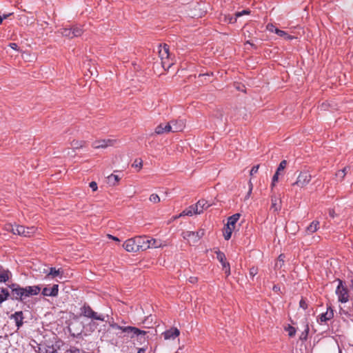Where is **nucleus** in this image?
I'll return each mask as SVG.
<instances>
[{
    "mask_svg": "<svg viewBox=\"0 0 353 353\" xmlns=\"http://www.w3.org/2000/svg\"><path fill=\"white\" fill-rule=\"evenodd\" d=\"M179 334H180V331L176 327H172L170 330H168L163 333V335L165 340L170 339H174L176 337L179 336Z\"/></svg>",
    "mask_w": 353,
    "mask_h": 353,
    "instance_id": "nucleus-13",
    "label": "nucleus"
},
{
    "mask_svg": "<svg viewBox=\"0 0 353 353\" xmlns=\"http://www.w3.org/2000/svg\"><path fill=\"white\" fill-rule=\"evenodd\" d=\"M92 146L96 149L106 148L107 143H105V139L98 140L94 141L92 144Z\"/></svg>",
    "mask_w": 353,
    "mask_h": 353,
    "instance_id": "nucleus-31",
    "label": "nucleus"
},
{
    "mask_svg": "<svg viewBox=\"0 0 353 353\" xmlns=\"http://www.w3.org/2000/svg\"><path fill=\"white\" fill-rule=\"evenodd\" d=\"M188 281L191 283H195L197 282L198 279H197V277L191 276V277L189 278Z\"/></svg>",
    "mask_w": 353,
    "mask_h": 353,
    "instance_id": "nucleus-55",
    "label": "nucleus"
},
{
    "mask_svg": "<svg viewBox=\"0 0 353 353\" xmlns=\"http://www.w3.org/2000/svg\"><path fill=\"white\" fill-rule=\"evenodd\" d=\"M171 123L172 124L173 132L182 131L184 126L182 121H171Z\"/></svg>",
    "mask_w": 353,
    "mask_h": 353,
    "instance_id": "nucleus-24",
    "label": "nucleus"
},
{
    "mask_svg": "<svg viewBox=\"0 0 353 353\" xmlns=\"http://www.w3.org/2000/svg\"><path fill=\"white\" fill-rule=\"evenodd\" d=\"M143 165V161L141 159H136L132 164L133 167L139 168V170H140L142 168Z\"/></svg>",
    "mask_w": 353,
    "mask_h": 353,
    "instance_id": "nucleus-40",
    "label": "nucleus"
},
{
    "mask_svg": "<svg viewBox=\"0 0 353 353\" xmlns=\"http://www.w3.org/2000/svg\"><path fill=\"white\" fill-rule=\"evenodd\" d=\"M110 327H112V328H114V329H118V330H121L123 331V329L124 327H122L121 325H119L117 323H110Z\"/></svg>",
    "mask_w": 353,
    "mask_h": 353,
    "instance_id": "nucleus-52",
    "label": "nucleus"
},
{
    "mask_svg": "<svg viewBox=\"0 0 353 353\" xmlns=\"http://www.w3.org/2000/svg\"><path fill=\"white\" fill-rule=\"evenodd\" d=\"M169 48L170 47L168 45L165 43L163 45V52L167 55V57H169L170 56Z\"/></svg>",
    "mask_w": 353,
    "mask_h": 353,
    "instance_id": "nucleus-50",
    "label": "nucleus"
},
{
    "mask_svg": "<svg viewBox=\"0 0 353 353\" xmlns=\"http://www.w3.org/2000/svg\"><path fill=\"white\" fill-rule=\"evenodd\" d=\"M350 288L352 289V290L353 291V279H352L350 280Z\"/></svg>",
    "mask_w": 353,
    "mask_h": 353,
    "instance_id": "nucleus-62",
    "label": "nucleus"
},
{
    "mask_svg": "<svg viewBox=\"0 0 353 353\" xmlns=\"http://www.w3.org/2000/svg\"><path fill=\"white\" fill-rule=\"evenodd\" d=\"M157 134H162L165 133L164 123L159 124L156 128L154 131Z\"/></svg>",
    "mask_w": 353,
    "mask_h": 353,
    "instance_id": "nucleus-38",
    "label": "nucleus"
},
{
    "mask_svg": "<svg viewBox=\"0 0 353 353\" xmlns=\"http://www.w3.org/2000/svg\"><path fill=\"white\" fill-rule=\"evenodd\" d=\"M334 317V310L331 306L327 307V311L322 313L318 319L321 323L326 322L328 320L332 319Z\"/></svg>",
    "mask_w": 353,
    "mask_h": 353,
    "instance_id": "nucleus-15",
    "label": "nucleus"
},
{
    "mask_svg": "<svg viewBox=\"0 0 353 353\" xmlns=\"http://www.w3.org/2000/svg\"><path fill=\"white\" fill-rule=\"evenodd\" d=\"M272 208H274V210L277 211V210H280V206H278L277 205V203H276V198L274 196H272Z\"/></svg>",
    "mask_w": 353,
    "mask_h": 353,
    "instance_id": "nucleus-43",
    "label": "nucleus"
},
{
    "mask_svg": "<svg viewBox=\"0 0 353 353\" xmlns=\"http://www.w3.org/2000/svg\"><path fill=\"white\" fill-rule=\"evenodd\" d=\"M250 11L249 10H243L241 12H236L235 13L236 18H238L239 17L243 16V14H250Z\"/></svg>",
    "mask_w": 353,
    "mask_h": 353,
    "instance_id": "nucleus-45",
    "label": "nucleus"
},
{
    "mask_svg": "<svg viewBox=\"0 0 353 353\" xmlns=\"http://www.w3.org/2000/svg\"><path fill=\"white\" fill-rule=\"evenodd\" d=\"M312 176L307 171H302L298 175L297 180L293 183L292 185H297L303 188L310 182Z\"/></svg>",
    "mask_w": 353,
    "mask_h": 353,
    "instance_id": "nucleus-7",
    "label": "nucleus"
},
{
    "mask_svg": "<svg viewBox=\"0 0 353 353\" xmlns=\"http://www.w3.org/2000/svg\"><path fill=\"white\" fill-rule=\"evenodd\" d=\"M209 74L208 73H206V74H199V78H203V77H209Z\"/></svg>",
    "mask_w": 353,
    "mask_h": 353,
    "instance_id": "nucleus-59",
    "label": "nucleus"
},
{
    "mask_svg": "<svg viewBox=\"0 0 353 353\" xmlns=\"http://www.w3.org/2000/svg\"><path fill=\"white\" fill-rule=\"evenodd\" d=\"M285 258V256L283 254H281L278 257V262H276L275 266L281 268L284 263Z\"/></svg>",
    "mask_w": 353,
    "mask_h": 353,
    "instance_id": "nucleus-37",
    "label": "nucleus"
},
{
    "mask_svg": "<svg viewBox=\"0 0 353 353\" xmlns=\"http://www.w3.org/2000/svg\"><path fill=\"white\" fill-rule=\"evenodd\" d=\"M329 215H330L331 217H332V218H334V216H335V212H334V210L333 209H330V210H329Z\"/></svg>",
    "mask_w": 353,
    "mask_h": 353,
    "instance_id": "nucleus-58",
    "label": "nucleus"
},
{
    "mask_svg": "<svg viewBox=\"0 0 353 353\" xmlns=\"http://www.w3.org/2000/svg\"><path fill=\"white\" fill-rule=\"evenodd\" d=\"M259 166H260V165H259V164H258V165H254V166L252 168V169H251V170H250V174L251 176H252V175H254V174H256V173L258 172V170H259Z\"/></svg>",
    "mask_w": 353,
    "mask_h": 353,
    "instance_id": "nucleus-46",
    "label": "nucleus"
},
{
    "mask_svg": "<svg viewBox=\"0 0 353 353\" xmlns=\"http://www.w3.org/2000/svg\"><path fill=\"white\" fill-rule=\"evenodd\" d=\"M234 230V228L230 227V225H225L224 226L223 229V235L225 240H229L231 238Z\"/></svg>",
    "mask_w": 353,
    "mask_h": 353,
    "instance_id": "nucleus-23",
    "label": "nucleus"
},
{
    "mask_svg": "<svg viewBox=\"0 0 353 353\" xmlns=\"http://www.w3.org/2000/svg\"><path fill=\"white\" fill-rule=\"evenodd\" d=\"M81 315L92 320L105 321V316L94 312L86 303L80 308Z\"/></svg>",
    "mask_w": 353,
    "mask_h": 353,
    "instance_id": "nucleus-4",
    "label": "nucleus"
},
{
    "mask_svg": "<svg viewBox=\"0 0 353 353\" xmlns=\"http://www.w3.org/2000/svg\"><path fill=\"white\" fill-rule=\"evenodd\" d=\"M240 216H241V214L239 213H236V214L229 216L228 219V223L226 225H230V227L234 228L235 224L239 219Z\"/></svg>",
    "mask_w": 353,
    "mask_h": 353,
    "instance_id": "nucleus-20",
    "label": "nucleus"
},
{
    "mask_svg": "<svg viewBox=\"0 0 353 353\" xmlns=\"http://www.w3.org/2000/svg\"><path fill=\"white\" fill-rule=\"evenodd\" d=\"M237 18H236V15L234 17L231 15H225L224 21L228 22L229 23H234L236 22Z\"/></svg>",
    "mask_w": 353,
    "mask_h": 353,
    "instance_id": "nucleus-36",
    "label": "nucleus"
},
{
    "mask_svg": "<svg viewBox=\"0 0 353 353\" xmlns=\"http://www.w3.org/2000/svg\"><path fill=\"white\" fill-rule=\"evenodd\" d=\"M135 241L139 251H144L150 248L152 241H149L145 236H136Z\"/></svg>",
    "mask_w": 353,
    "mask_h": 353,
    "instance_id": "nucleus-8",
    "label": "nucleus"
},
{
    "mask_svg": "<svg viewBox=\"0 0 353 353\" xmlns=\"http://www.w3.org/2000/svg\"><path fill=\"white\" fill-rule=\"evenodd\" d=\"M11 272L9 270H5L3 266L0 265V283H6L9 281Z\"/></svg>",
    "mask_w": 353,
    "mask_h": 353,
    "instance_id": "nucleus-16",
    "label": "nucleus"
},
{
    "mask_svg": "<svg viewBox=\"0 0 353 353\" xmlns=\"http://www.w3.org/2000/svg\"><path fill=\"white\" fill-rule=\"evenodd\" d=\"M12 13H9L8 14H3V16H0V24L2 23L3 19H7L9 16H10Z\"/></svg>",
    "mask_w": 353,
    "mask_h": 353,
    "instance_id": "nucleus-54",
    "label": "nucleus"
},
{
    "mask_svg": "<svg viewBox=\"0 0 353 353\" xmlns=\"http://www.w3.org/2000/svg\"><path fill=\"white\" fill-rule=\"evenodd\" d=\"M350 170V166H346V167L343 168L342 170H339L336 173V176L337 177H340L341 180H342V179H344V177L347 174V172H349Z\"/></svg>",
    "mask_w": 353,
    "mask_h": 353,
    "instance_id": "nucleus-29",
    "label": "nucleus"
},
{
    "mask_svg": "<svg viewBox=\"0 0 353 353\" xmlns=\"http://www.w3.org/2000/svg\"><path fill=\"white\" fill-rule=\"evenodd\" d=\"M165 132H172V126L170 123L164 124Z\"/></svg>",
    "mask_w": 353,
    "mask_h": 353,
    "instance_id": "nucleus-47",
    "label": "nucleus"
},
{
    "mask_svg": "<svg viewBox=\"0 0 353 353\" xmlns=\"http://www.w3.org/2000/svg\"><path fill=\"white\" fill-rule=\"evenodd\" d=\"M252 183H251V181H250V190H249V192L248 193V195L249 196L251 192H252Z\"/></svg>",
    "mask_w": 353,
    "mask_h": 353,
    "instance_id": "nucleus-60",
    "label": "nucleus"
},
{
    "mask_svg": "<svg viewBox=\"0 0 353 353\" xmlns=\"http://www.w3.org/2000/svg\"><path fill=\"white\" fill-rule=\"evenodd\" d=\"M319 222L318 221H313L306 228L307 232L312 234L317 231L319 229Z\"/></svg>",
    "mask_w": 353,
    "mask_h": 353,
    "instance_id": "nucleus-26",
    "label": "nucleus"
},
{
    "mask_svg": "<svg viewBox=\"0 0 353 353\" xmlns=\"http://www.w3.org/2000/svg\"><path fill=\"white\" fill-rule=\"evenodd\" d=\"M123 332H125V333L132 332L134 335L139 336L140 330L136 327L126 326V327H123Z\"/></svg>",
    "mask_w": 353,
    "mask_h": 353,
    "instance_id": "nucleus-27",
    "label": "nucleus"
},
{
    "mask_svg": "<svg viewBox=\"0 0 353 353\" xmlns=\"http://www.w3.org/2000/svg\"><path fill=\"white\" fill-rule=\"evenodd\" d=\"M150 201L154 203H159L160 201L159 196L156 194H152L150 196Z\"/></svg>",
    "mask_w": 353,
    "mask_h": 353,
    "instance_id": "nucleus-41",
    "label": "nucleus"
},
{
    "mask_svg": "<svg viewBox=\"0 0 353 353\" xmlns=\"http://www.w3.org/2000/svg\"><path fill=\"white\" fill-rule=\"evenodd\" d=\"M281 174L278 173V172H276L275 174H274L273 177H272V181L273 182H277L279 181V176Z\"/></svg>",
    "mask_w": 353,
    "mask_h": 353,
    "instance_id": "nucleus-53",
    "label": "nucleus"
},
{
    "mask_svg": "<svg viewBox=\"0 0 353 353\" xmlns=\"http://www.w3.org/2000/svg\"><path fill=\"white\" fill-rule=\"evenodd\" d=\"M62 274H63V270H61V269L56 270L55 268H50V272L47 275L52 276V277L54 278L59 275H62Z\"/></svg>",
    "mask_w": 353,
    "mask_h": 353,
    "instance_id": "nucleus-30",
    "label": "nucleus"
},
{
    "mask_svg": "<svg viewBox=\"0 0 353 353\" xmlns=\"http://www.w3.org/2000/svg\"><path fill=\"white\" fill-rule=\"evenodd\" d=\"M63 36L72 39L79 37L83 33V30L78 26H72L70 28H63L61 30Z\"/></svg>",
    "mask_w": 353,
    "mask_h": 353,
    "instance_id": "nucleus-6",
    "label": "nucleus"
},
{
    "mask_svg": "<svg viewBox=\"0 0 353 353\" xmlns=\"http://www.w3.org/2000/svg\"><path fill=\"white\" fill-rule=\"evenodd\" d=\"M276 183V182H273V181H272V183H271V185H270V187H271V190H273L274 187L275 186V183Z\"/></svg>",
    "mask_w": 353,
    "mask_h": 353,
    "instance_id": "nucleus-64",
    "label": "nucleus"
},
{
    "mask_svg": "<svg viewBox=\"0 0 353 353\" xmlns=\"http://www.w3.org/2000/svg\"><path fill=\"white\" fill-rule=\"evenodd\" d=\"M339 314L341 316V318L343 321H346V318H350L352 314H351L350 311L348 310H345L343 307H340L339 309Z\"/></svg>",
    "mask_w": 353,
    "mask_h": 353,
    "instance_id": "nucleus-28",
    "label": "nucleus"
},
{
    "mask_svg": "<svg viewBox=\"0 0 353 353\" xmlns=\"http://www.w3.org/2000/svg\"><path fill=\"white\" fill-rule=\"evenodd\" d=\"M193 214H199V210H196L195 205H192L186 208L179 216H192Z\"/></svg>",
    "mask_w": 353,
    "mask_h": 353,
    "instance_id": "nucleus-19",
    "label": "nucleus"
},
{
    "mask_svg": "<svg viewBox=\"0 0 353 353\" xmlns=\"http://www.w3.org/2000/svg\"><path fill=\"white\" fill-rule=\"evenodd\" d=\"M9 46H10L12 49H13V50H18V45H17V43H10L9 44Z\"/></svg>",
    "mask_w": 353,
    "mask_h": 353,
    "instance_id": "nucleus-57",
    "label": "nucleus"
},
{
    "mask_svg": "<svg viewBox=\"0 0 353 353\" xmlns=\"http://www.w3.org/2000/svg\"><path fill=\"white\" fill-rule=\"evenodd\" d=\"M267 29L271 32H274L279 37H285L288 35L286 32L278 29L272 24H268L267 26Z\"/></svg>",
    "mask_w": 353,
    "mask_h": 353,
    "instance_id": "nucleus-21",
    "label": "nucleus"
},
{
    "mask_svg": "<svg viewBox=\"0 0 353 353\" xmlns=\"http://www.w3.org/2000/svg\"><path fill=\"white\" fill-rule=\"evenodd\" d=\"M150 241H152L150 243V248H158L160 245L156 239H152Z\"/></svg>",
    "mask_w": 353,
    "mask_h": 353,
    "instance_id": "nucleus-48",
    "label": "nucleus"
},
{
    "mask_svg": "<svg viewBox=\"0 0 353 353\" xmlns=\"http://www.w3.org/2000/svg\"><path fill=\"white\" fill-rule=\"evenodd\" d=\"M116 141L115 140H112V139H105V143H107V147L108 145H112L113 143L115 142Z\"/></svg>",
    "mask_w": 353,
    "mask_h": 353,
    "instance_id": "nucleus-56",
    "label": "nucleus"
},
{
    "mask_svg": "<svg viewBox=\"0 0 353 353\" xmlns=\"http://www.w3.org/2000/svg\"><path fill=\"white\" fill-rule=\"evenodd\" d=\"M279 287L276 286V285H274L273 287V290L275 291V292H277L278 290H279Z\"/></svg>",
    "mask_w": 353,
    "mask_h": 353,
    "instance_id": "nucleus-63",
    "label": "nucleus"
},
{
    "mask_svg": "<svg viewBox=\"0 0 353 353\" xmlns=\"http://www.w3.org/2000/svg\"><path fill=\"white\" fill-rule=\"evenodd\" d=\"M59 292V285L57 284L53 285L52 288H44L41 292L43 296H56Z\"/></svg>",
    "mask_w": 353,
    "mask_h": 353,
    "instance_id": "nucleus-12",
    "label": "nucleus"
},
{
    "mask_svg": "<svg viewBox=\"0 0 353 353\" xmlns=\"http://www.w3.org/2000/svg\"><path fill=\"white\" fill-rule=\"evenodd\" d=\"M89 186L92 188V191H96L98 188L97 183L95 181H92L90 183Z\"/></svg>",
    "mask_w": 353,
    "mask_h": 353,
    "instance_id": "nucleus-49",
    "label": "nucleus"
},
{
    "mask_svg": "<svg viewBox=\"0 0 353 353\" xmlns=\"http://www.w3.org/2000/svg\"><path fill=\"white\" fill-rule=\"evenodd\" d=\"M285 330L288 332V335L290 337H293L295 335V334H296V329H295V327L292 326V325H288V326L286 327L285 328Z\"/></svg>",
    "mask_w": 353,
    "mask_h": 353,
    "instance_id": "nucleus-35",
    "label": "nucleus"
},
{
    "mask_svg": "<svg viewBox=\"0 0 353 353\" xmlns=\"http://www.w3.org/2000/svg\"><path fill=\"white\" fill-rule=\"evenodd\" d=\"M288 164V162L286 160H283L279 163L276 172H278V173L281 174L282 171L284 170V169L286 168V165Z\"/></svg>",
    "mask_w": 353,
    "mask_h": 353,
    "instance_id": "nucleus-33",
    "label": "nucleus"
},
{
    "mask_svg": "<svg viewBox=\"0 0 353 353\" xmlns=\"http://www.w3.org/2000/svg\"><path fill=\"white\" fill-rule=\"evenodd\" d=\"M7 230L11 232L14 234H18L25 237H30L35 232L34 227L25 228L23 225H8L6 228Z\"/></svg>",
    "mask_w": 353,
    "mask_h": 353,
    "instance_id": "nucleus-1",
    "label": "nucleus"
},
{
    "mask_svg": "<svg viewBox=\"0 0 353 353\" xmlns=\"http://www.w3.org/2000/svg\"><path fill=\"white\" fill-rule=\"evenodd\" d=\"M203 3L196 2L189 6L190 12L188 14L192 18H201L205 13L206 10Z\"/></svg>",
    "mask_w": 353,
    "mask_h": 353,
    "instance_id": "nucleus-5",
    "label": "nucleus"
},
{
    "mask_svg": "<svg viewBox=\"0 0 353 353\" xmlns=\"http://www.w3.org/2000/svg\"><path fill=\"white\" fill-rule=\"evenodd\" d=\"M108 236H109V238H111V239H112L114 241H119V239L117 237H116V236H113L112 235H108Z\"/></svg>",
    "mask_w": 353,
    "mask_h": 353,
    "instance_id": "nucleus-61",
    "label": "nucleus"
},
{
    "mask_svg": "<svg viewBox=\"0 0 353 353\" xmlns=\"http://www.w3.org/2000/svg\"><path fill=\"white\" fill-rule=\"evenodd\" d=\"M10 299L12 300V290L9 291L8 288H0V304Z\"/></svg>",
    "mask_w": 353,
    "mask_h": 353,
    "instance_id": "nucleus-14",
    "label": "nucleus"
},
{
    "mask_svg": "<svg viewBox=\"0 0 353 353\" xmlns=\"http://www.w3.org/2000/svg\"><path fill=\"white\" fill-rule=\"evenodd\" d=\"M107 179H108V183L110 185L115 186L116 185L118 184V183H119V181L120 180V178L119 177L118 175H115V174H111L110 175H109L107 177Z\"/></svg>",
    "mask_w": 353,
    "mask_h": 353,
    "instance_id": "nucleus-25",
    "label": "nucleus"
},
{
    "mask_svg": "<svg viewBox=\"0 0 353 353\" xmlns=\"http://www.w3.org/2000/svg\"><path fill=\"white\" fill-rule=\"evenodd\" d=\"M10 318L14 321L17 330L23 325L24 316L22 311L15 312L10 315Z\"/></svg>",
    "mask_w": 353,
    "mask_h": 353,
    "instance_id": "nucleus-10",
    "label": "nucleus"
},
{
    "mask_svg": "<svg viewBox=\"0 0 353 353\" xmlns=\"http://www.w3.org/2000/svg\"><path fill=\"white\" fill-rule=\"evenodd\" d=\"M123 247L128 252H139V248L137 245L135 238H132L126 240Z\"/></svg>",
    "mask_w": 353,
    "mask_h": 353,
    "instance_id": "nucleus-9",
    "label": "nucleus"
},
{
    "mask_svg": "<svg viewBox=\"0 0 353 353\" xmlns=\"http://www.w3.org/2000/svg\"><path fill=\"white\" fill-rule=\"evenodd\" d=\"M88 326L90 331L94 332L97 328L98 323L92 319V321L88 324Z\"/></svg>",
    "mask_w": 353,
    "mask_h": 353,
    "instance_id": "nucleus-39",
    "label": "nucleus"
},
{
    "mask_svg": "<svg viewBox=\"0 0 353 353\" xmlns=\"http://www.w3.org/2000/svg\"><path fill=\"white\" fill-rule=\"evenodd\" d=\"M223 269L225 270V273L227 276H229L230 274V263L227 264L225 267H223Z\"/></svg>",
    "mask_w": 353,
    "mask_h": 353,
    "instance_id": "nucleus-51",
    "label": "nucleus"
},
{
    "mask_svg": "<svg viewBox=\"0 0 353 353\" xmlns=\"http://www.w3.org/2000/svg\"><path fill=\"white\" fill-rule=\"evenodd\" d=\"M215 253L217 260L221 263L223 267H225L227 264H229V263L226 261L225 255L223 252L218 250L216 251Z\"/></svg>",
    "mask_w": 353,
    "mask_h": 353,
    "instance_id": "nucleus-22",
    "label": "nucleus"
},
{
    "mask_svg": "<svg viewBox=\"0 0 353 353\" xmlns=\"http://www.w3.org/2000/svg\"><path fill=\"white\" fill-rule=\"evenodd\" d=\"M85 143V141H73L72 142V146L74 148V149H79V148H81L84 144Z\"/></svg>",
    "mask_w": 353,
    "mask_h": 353,
    "instance_id": "nucleus-34",
    "label": "nucleus"
},
{
    "mask_svg": "<svg viewBox=\"0 0 353 353\" xmlns=\"http://www.w3.org/2000/svg\"><path fill=\"white\" fill-rule=\"evenodd\" d=\"M205 234V230L201 229L197 232H188L186 236L188 238H193L194 241H198Z\"/></svg>",
    "mask_w": 353,
    "mask_h": 353,
    "instance_id": "nucleus-18",
    "label": "nucleus"
},
{
    "mask_svg": "<svg viewBox=\"0 0 353 353\" xmlns=\"http://www.w3.org/2000/svg\"><path fill=\"white\" fill-rule=\"evenodd\" d=\"M299 306L300 307L303 308V310H306L307 308V303H306V301L304 298H301V299L299 301Z\"/></svg>",
    "mask_w": 353,
    "mask_h": 353,
    "instance_id": "nucleus-44",
    "label": "nucleus"
},
{
    "mask_svg": "<svg viewBox=\"0 0 353 353\" xmlns=\"http://www.w3.org/2000/svg\"><path fill=\"white\" fill-rule=\"evenodd\" d=\"M211 205L206 200L201 199L195 204L196 210H199V214L202 213L203 210L208 208Z\"/></svg>",
    "mask_w": 353,
    "mask_h": 353,
    "instance_id": "nucleus-17",
    "label": "nucleus"
},
{
    "mask_svg": "<svg viewBox=\"0 0 353 353\" xmlns=\"http://www.w3.org/2000/svg\"><path fill=\"white\" fill-rule=\"evenodd\" d=\"M8 288L12 290V301H18L19 302L24 303L26 296L23 287H21L17 283H12L8 285Z\"/></svg>",
    "mask_w": 353,
    "mask_h": 353,
    "instance_id": "nucleus-3",
    "label": "nucleus"
},
{
    "mask_svg": "<svg viewBox=\"0 0 353 353\" xmlns=\"http://www.w3.org/2000/svg\"><path fill=\"white\" fill-rule=\"evenodd\" d=\"M26 298L37 295L41 292V287L39 285H28L23 288Z\"/></svg>",
    "mask_w": 353,
    "mask_h": 353,
    "instance_id": "nucleus-11",
    "label": "nucleus"
},
{
    "mask_svg": "<svg viewBox=\"0 0 353 353\" xmlns=\"http://www.w3.org/2000/svg\"><path fill=\"white\" fill-rule=\"evenodd\" d=\"M258 273V268L256 267H252L250 268L249 274L253 279L255 275Z\"/></svg>",
    "mask_w": 353,
    "mask_h": 353,
    "instance_id": "nucleus-42",
    "label": "nucleus"
},
{
    "mask_svg": "<svg viewBox=\"0 0 353 353\" xmlns=\"http://www.w3.org/2000/svg\"><path fill=\"white\" fill-rule=\"evenodd\" d=\"M309 331H310L309 325H308V324H306L304 331L301 333V334L299 337L301 341H306L307 340Z\"/></svg>",
    "mask_w": 353,
    "mask_h": 353,
    "instance_id": "nucleus-32",
    "label": "nucleus"
},
{
    "mask_svg": "<svg viewBox=\"0 0 353 353\" xmlns=\"http://www.w3.org/2000/svg\"><path fill=\"white\" fill-rule=\"evenodd\" d=\"M339 285L336 287L335 293L338 296V301L345 303L350 300V291L343 281L338 279Z\"/></svg>",
    "mask_w": 353,
    "mask_h": 353,
    "instance_id": "nucleus-2",
    "label": "nucleus"
}]
</instances>
